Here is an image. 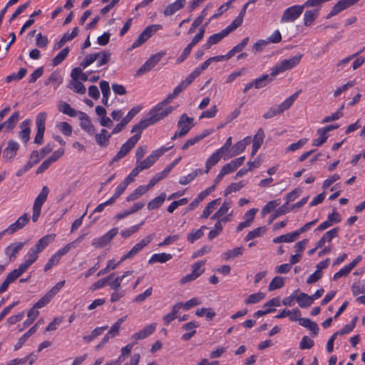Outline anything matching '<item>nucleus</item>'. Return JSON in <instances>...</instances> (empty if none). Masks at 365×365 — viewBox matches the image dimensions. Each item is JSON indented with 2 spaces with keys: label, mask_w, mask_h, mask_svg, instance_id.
I'll use <instances>...</instances> for the list:
<instances>
[{
  "label": "nucleus",
  "mask_w": 365,
  "mask_h": 365,
  "mask_svg": "<svg viewBox=\"0 0 365 365\" xmlns=\"http://www.w3.org/2000/svg\"><path fill=\"white\" fill-rule=\"evenodd\" d=\"M301 90L295 92L283 101L280 105L276 107L270 108L266 113H264L263 118L264 119L272 118L277 115L282 114L284 110H288L297 98Z\"/></svg>",
  "instance_id": "nucleus-1"
},
{
  "label": "nucleus",
  "mask_w": 365,
  "mask_h": 365,
  "mask_svg": "<svg viewBox=\"0 0 365 365\" xmlns=\"http://www.w3.org/2000/svg\"><path fill=\"white\" fill-rule=\"evenodd\" d=\"M110 53L108 51H101L98 53H94L88 54L86 56L83 61L80 63L82 68L85 69L95 61L98 60L97 65L98 67L106 65L110 61Z\"/></svg>",
  "instance_id": "nucleus-2"
},
{
  "label": "nucleus",
  "mask_w": 365,
  "mask_h": 365,
  "mask_svg": "<svg viewBox=\"0 0 365 365\" xmlns=\"http://www.w3.org/2000/svg\"><path fill=\"white\" fill-rule=\"evenodd\" d=\"M302 56V54H299L298 56H292L289 59H284L277 63L271 69V76L274 77L280 73L294 68L300 63Z\"/></svg>",
  "instance_id": "nucleus-3"
},
{
  "label": "nucleus",
  "mask_w": 365,
  "mask_h": 365,
  "mask_svg": "<svg viewBox=\"0 0 365 365\" xmlns=\"http://www.w3.org/2000/svg\"><path fill=\"white\" fill-rule=\"evenodd\" d=\"M49 193V189L47 186H43L36 197L34 201V207H33V215L32 220L34 222H36L38 219V217L41 214V207L43 204L46 202L48 195Z\"/></svg>",
  "instance_id": "nucleus-4"
},
{
  "label": "nucleus",
  "mask_w": 365,
  "mask_h": 365,
  "mask_svg": "<svg viewBox=\"0 0 365 365\" xmlns=\"http://www.w3.org/2000/svg\"><path fill=\"white\" fill-rule=\"evenodd\" d=\"M140 138V134H135L130 137L120 148L117 154L113 157L112 161L117 162L125 157L135 145Z\"/></svg>",
  "instance_id": "nucleus-5"
},
{
  "label": "nucleus",
  "mask_w": 365,
  "mask_h": 365,
  "mask_svg": "<svg viewBox=\"0 0 365 365\" xmlns=\"http://www.w3.org/2000/svg\"><path fill=\"white\" fill-rule=\"evenodd\" d=\"M173 110L174 108L173 106L165 107L158 103L149 111L148 115L152 118L153 120L152 121L155 123L168 116Z\"/></svg>",
  "instance_id": "nucleus-6"
},
{
  "label": "nucleus",
  "mask_w": 365,
  "mask_h": 365,
  "mask_svg": "<svg viewBox=\"0 0 365 365\" xmlns=\"http://www.w3.org/2000/svg\"><path fill=\"white\" fill-rule=\"evenodd\" d=\"M304 11V6L301 5H294L285 9L280 21L282 23L293 22L298 19Z\"/></svg>",
  "instance_id": "nucleus-7"
},
{
  "label": "nucleus",
  "mask_w": 365,
  "mask_h": 365,
  "mask_svg": "<svg viewBox=\"0 0 365 365\" xmlns=\"http://www.w3.org/2000/svg\"><path fill=\"white\" fill-rule=\"evenodd\" d=\"M234 29L229 25L225 29H222L220 32L211 35L207 40L206 43L202 46L203 49L207 50L210 48L212 45L217 44L221 41L225 37L228 36L232 32Z\"/></svg>",
  "instance_id": "nucleus-8"
},
{
  "label": "nucleus",
  "mask_w": 365,
  "mask_h": 365,
  "mask_svg": "<svg viewBox=\"0 0 365 365\" xmlns=\"http://www.w3.org/2000/svg\"><path fill=\"white\" fill-rule=\"evenodd\" d=\"M118 233V229L114 227L100 237L92 240V245L96 248H101L106 246Z\"/></svg>",
  "instance_id": "nucleus-9"
},
{
  "label": "nucleus",
  "mask_w": 365,
  "mask_h": 365,
  "mask_svg": "<svg viewBox=\"0 0 365 365\" xmlns=\"http://www.w3.org/2000/svg\"><path fill=\"white\" fill-rule=\"evenodd\" d=\"M46 118V113L43 112L40 113L36 117V125L37 127V133L34 142L37 144H41L43 143Z\"/></svg>",
  "instance_id": "nucleus-10"
},
{
  "label": "nucleus",
  "mask_w": 365,
  "mask_h": 365,
  "mask_svg": "<svg viewBox=\"0 0 365 365\" xmlns=\"http://www.w3.org/2000/svg\"><path fill=\"white\" fill-rule=\"evenodd\" d=\"M163 56V53H155L153 56H151L146 61L145 63L138 69L136 71L137 76H141L143 73L148 72L150 71L153 68H154L160 61L161 58Z\"/></svg>",
  "instance_id": "nucleus-11"
},
{
  "label": "nucleus",
  "mask_w": 365,
  "mask_h": 365,
  "mask_svg": "<svg viewBox=\"0 0 365 365\" xmlns=\"http://www.w3.org/2000/svg\"><path fill=\"white\" fill-rule=\"evenodd\" d=\"M163 56V53H155L153 56H151L146 61L145 63L138 69L136 71L137 76H141L143 73L148 72L150 71L153 68H154L160 61L161 58Z\"/></svg>",
  "instance_id": "nucleus-12"
},
{
  "label": "nucleus",
  "mask_w": 365,
  "mask_h": 365,
  "mask_svg": "<svg viewBox=\"0 0 365 365\" xmlns=\"http://www.w3.org/2000/svg\"><path fill=\"white\" fill-rule=\"evenodd\" d=\"M163 56V53H155L153 56H151L146 61L145 63L138 69L136 71L137 76H141L143 73L148 72L150 71L153 68H154L160 61L161 58Z\"/></svg>",
  "instance_id": "nucleus-13"
},
{
  "label": "nucleus",
  "mask_w": 365,
  "mask_h": 365,
  "mask_svg": "<svg viewBox=\"0 0 365 365\" xmlns=\"http://www.w3.org/2000/svg\"><path fill=\"white\" fill-rule=\"evenodd\" d=\"M152 236L148 235L145 238L140 240L138 243L134 245V247L125 255H123L120 262H123L127 259L133 258L135 255H137L140 251H141L145 246H147L152 241Z\"/></svg>",
  "instance_id": "nucleus-14"
},
{
  "label": "nucleus",
  "mask_w": 365,
  "mask_h": 365,
  "mask_svg": "<svg viewBox=\"0 0 365 365\" xmlns=\"http://www.w3.org/2000/svg\"><path fill=\"white\" fill-rule=\"evenodd\" d=\"M193 118H190L187 114H182L178 123V127L180 132L185 136L193 126Z\"/></svg>",
  "instance_id": "nucleus-15"
},
{
  "label": "nucleus",
  "mask_w": 365,
  "mask_h": 365,
  "mask_svg": "<svg viewBox=\"0 0 365 365\" xmlns=\"http://www.w3.org/2000/svg\"><path fill=\"white\" fill-rule=\"evenodd\" d=\"M273 80L272 78H269V75H263L259 78L254 80L252 82H250L245 85V87L243 90L244 93H247L250 89H251L253 86L256 88H260L265 86L268 83L271 82Z\"/></svg>",
  "instance_id": "nucleus-16"
},
{
  "label": "nucleus",
  "mask_w": 365,
  "mask_h": 365,
  "mask_svg": "<svg viewBox=\"0 0 365 365\" xmlns=\"http://www.w3.org/2000/svg\"><path fill=\"white\" fill-rule=\"evenodd\" d=\"M19 148L20 145L17 142L12 140H9L3 150V158L8 160L13 159Z\"/></svg>",
  "instance_id": "nucleus-17"
},
{
  "label": "nucleus",
  "mask_w": 365,
  "mask_h": 365,
  "mask_svg": "<svg viewBox=\"0 0 365 365\" xmlns=\"http://www.w3.org/2000/svg\"><path fill=\"white\" fill-rule=\"evenodd\" d=\"M250 137L247 136L243 140L237 142L236 144L233 145L232 148V154L229 156L225 157L224 159H228L231 157L235 156L243 152L247 145L250 143Z\"/></svg>",
  "instance_id": "nucleus-18"
},
{
  "label": "nucleus",
  "mask_w": 365,
  "mask_h": 365,
  "mask_svg": "<svg viewBox=\"0 0 365 365\" xmlns=\"http://www.w3.org/2000/svg\"><path fill=\"white\" fill-rule=\"evenodd\" d=\"M264 136V133L262 128H259L257 133L254 135L253 138V144L251 152L252 157L256 155L257 152L258 151L260 146L263 143Z\"/></svg>",
  "instance_id": "nucleus-19"
},
{
  "label": "nucleus",
  "mask_w": 365,
  "mask_h": 365,
  "mask_svg": "<svg viewBox=\"0 0 365 365\" xmlns=\"http://www.w3.org/2000/svg\"><path fill=\"white\" fill-rule=\"evenodd\" d=\"M156 329V324H150L147 326H145L143 329L140 331L135 333L131 338L135 340H141L143 339H145L147 336L153 334Z\"/></svg>",
  "instance_id": "nucleus-20"
},
{
  "label": "nucleus",
  "mask_w": 365,
  "mask_h": 365,
  "mask_svg": "<svg viewBox=\"0 0 365 365\" xmlns=\"http://www.w3.org/2000/svg\"><path fill=\"white\" fill-rule=\"evenodd\" d=\"M54 237L55 235H47L43 237L36 242L32 249L39 253L54 240Z\"/></svg>",
  "instance_id": "nucleus-21"
},
{
  "label": "nucleus",
  "mask_w": 365,
  "mask_h": 365,
  "mask_svg": "<svg viewBox=\"0 0 365 365\" xmlns=\"http://www.w3.org/2000/svg\"><path fill=\"white\" fill-rule=\"evenodd\" d=\"M23 217H19V219L13 224L10 225L6 229L2 230L0 232V240L6 235H12L17 230H20L23 227Z\"/></svg>",
  "instance_id": "nucleus-22"
},
{
  "label": "nucleus",
  "mask_w": 365,
  "mask_h": 365,
  "mask_svg": "<svg viewBox=\"0 0 365 365\" xmlns=\"http://www.w3.org/2000/svg\"><path fill=\"white\" fill-rule=\"evenodd\" d=\"M22 247V242L12 243L5 249V254L11 260L16 257V255L21 250Z\"/></svg>",
  "instance_id": "nucleus-23"
},
{
  "label": "nucleus",
  "mask_w": 365,
  "mask_h": 365,
  "mask_svg": "<svg viewBox=\"0 0 365 365\" xmlns=\"http://www.w3.org/2000/svg\"><path fill=\"white\" fill-rule=\"evenodd\" d=\"M226 157L218 150H217L206 161L205 163V173H207L220 160V158Z\"/></svg>",
  "instance_id": "nucleus-24"
},
{
  "label": "nucleus",
  "mask_w": 365,
  "mask_h": 365,
  "mask_svg": "<svg viewBox=\"0 0 365 365\" xmlns=\"http://www.w3.org/2000/svg\"><path fill=\"white\" fill-rule=\"evenodd\" d=\"M185 4V0H176L174 3L168 5L165 11V16H171L180 9L183 8Z\"/></svg>",
  "instance_id": "nucleus-25"
},
{
  "label": "nucleus",
  "mask_w": 365,
  "mask_h": 365,
  "mask_svg": "<svg viewBox=\"0 0 365 365\" xmlns=\"http://www.w3.org/2000/svg\"><path fill=\"white\" fill-rule=\"evenodd\" d=\"M110 137L111 134H109L106 129H102L100 133L96 135V140L101 147H106L109 144Z\"/></svg>",
  "instance_id": "nucleus-26"
},
{
  "label": "nucleus",
  "mask_w": 365,
  "mask_h": 365,
  "mask_svg": "<svg viewBox=\"0 0 365 365\" xmlns=\"http://www.w3.org/2000/svg\"><path fill=\"white\" fill-rule=\"evenodd\" d=\"M19 120V113L16 112L13 113L6 122L1 123V125L3 127L4 131H9L15 127Z\"/></svg>",
  "instance_id": "nucleus-27"
},
{
  "label": "nucleus",
  "mask_w": 365,
  "mask_h": 365,
  "mask_svg": "<svg viewBox=\"0 0 365 365\" xmlns=\"http://www.w3.org/2000/svg\"><path fill=\"white\" fill-rule=\"evenodd\" d=\"M82 67H76L73 68L71 73V77L73 80H76L81 82H85L88 80V76L82 71Z\"/></svg>",
  "instance_id": "nucleus-28"
},
{
  "label": "nucleus",
  "mask_w": 365,
  "mask_h": 365,
  "mask_svg": "<svg viewBox=\"0 0 365 365\" xmlns=\"http://www.w3.org/2000/svg\"><path fill=\"white\" fill-rule=\"evenodd\" d=\"M295 299L302 308L308 307L313 303L312 297L305 293H300L299 295H296Z\"/></svg>",
  "instance_id": "nucleus-29"
},
{
  "label": "nucleus",
  "mask_w": 365,
  "mask_h": 365,
  "mask_svg": "<svg viewBox=\"0 0 365 365\" xmlns=\"http://www.w3.org/2000/svg\"><path fill=\"white\" fill-rule=\"evenodd\" d=\"M81 118V127L88 133H93L95 129L87 114L82 113Z\"/></svg>",
  "instance_id": "nucleus-30"
},
{
  "label": "nucleus",
  "mask_w": 365,
  "mask_h": 365,
  "mask_svg": "<svg viewBox=\"0 0 365 365\" xmlns=\"http://www.w3.org/2000/svg\"><path fill=\"white\" fill-rule=\"evenodd\" d=\"M173 257L172 255L168 253H158L154 254L150 258L148 262L149 264H153L155 262L165 263Z\"/></svg>",
  "instance_id": "nucleus-31"
},
{
  "label": "nucleus",
  "mask_w": 365,
  "mask_h": 365,
  "mask_svg": "<svg viewBox=\"0 0 365 365\" xmlns=\"http://www.w3.org/2000/svg\"><path fill=\"white\" fill-rule=\"evenodd\" d=\"M220 204V198H217L209 202L208 205L204 208L202 214L201 215V218H207Z\"/></svg>",
  "instance_id": "nucleus-32"
},
{
  "label": "nucleus",
  "mask_w": 365,
  "mask_h": 365,
  "mask_svg": "<svg viewBox=\"0 0 365 365\" xmlns=\"http://www.w3.org/2000/svg\"><path fill=\"white\" fill-rule=\"evenodd\" d=\"M299 324L310 330L314 336L318 334L319 327L316 322L311 321L308 318H303L299 320Z\"/></svg>",
  "instance_id": "nucleus-33"
},
{
  "label": "nucleus",
  "mask_w": 365,
  "mask_h": 365,
  "mask_svg": "<svg viewBox=\"0 0 365 365\" xmlns=\"http://www.w3.org/2000/svg\"><path fill=\"white\" fill-rule=\"evenodd\" d=\"M83 236L84 235H82V236H80L79 237H78L76 240H75L74 241L67 244L65 247H63L62 249L59 250L56 253V255H58V257L59 258H61V257L64 255H66L67 252H68L70 251L71 249L72 248H75L77 245V244L78 242H80L83 238Z\"/></svg>",
  "instance_id": "nucleus-34"
},
{
  "label": "nucleus",
  "mask_w": 365,
  "mask_h": 365,
  "mask_svg": "<svg viewBox=\"0 0 365 365\" xmlns=\"http://www.w3.org/2000/svg\"><path fill=\"white\" fill-rule=\"evenodd\" d=\"M231 207V204L228 202H225L222 203V206L220 209L210 217L212 220H220L224 215H225L230 208Z\"/></svg>",
  "instance_id": "nucleus-35"
},
{
  "label": "nucleus",
  "mask_w": 365,
  "mask_h": 365,
  "mask_svg": "<svg viewBox=\"0 0 365 365\" xmlns=\"http://www.w3.org/2000/svg\"><path fill=\"white\" fill-rule=\"evenodd\" d=\"M347 8L349 7L347 6L345 0H340L333 6L332 9L329 13L327 18L329 19Z\"/></svg>",
  "instance_id": "nucleus-36"
},
{
  "label": "nucleus",
  "mask_w": 365,
  "mask_h": 365,
  "mask_svg": "<svg viewBox=\"0 0 365 365\" xmlns=\"http://www.w3.org/2000/svg\"><path fill=\"white\" fill-rule=\"evenodd\" d=\"M68 87L74 92L80 94H84L86 91V88L83 83L76 80L71 79Z\"/></svg>",
  "instance_id": "nucleus-37"
},
{
  "label": "nucleus",
  "mask_w": 365,
  "mask_h": 365,
  "mask_svg": "<svg viewBox=\"0 0 365 365\" xmlns=\"http://www.w3.org/2000/svg\"><path fill=\"white\" fill-rule=\"evenodd\" d=\"M249 6L248 4H245L239 15L236 17V19L231 23L230 26L234 29V30H235L237 28H238L239 26H240L243 22V18L245 15V13H246V10L247 9V7Z\"/></svg>",
  "instance_id": "nucleus-38"
},
{
  "label": "nucleus",
  "mask_w": 365,
  "mask_h": 365,
  "mask_svg": "<svg viewBox=\"0 0 365 365\" xmlns=\"http://www.w3.org/2000/svg\"><path fill=\"white\" fill-rule=\"evenodd\" d=\"M318 16L317 10H307L304 14V24L306 26H310Z\"/></svg>",
  "instance_id": "nucleus-39"
},
{
  "label": "nucleus",
  "mask_w": 365,
  "mask_h": 365,
  "mask_svg": "<svg viewBox=\"0 0 365 365\" xmlns=\"http://www.w3.org/2000/svg\"><path fill=\"white\" fill-rule=\"evenodd\" d=\"M207 229V227L205 225H202L200 229L192 230L187 235V240L190 243H193L195 241L201 238L203 236V230Z\"/></svg>",
  "instance_id": "nucleus-40"
},
{
  "label": "nucleus",
  "mask_w": 365,
  "mask_h": 365,
  "mask_svg": "<svg viewBox=\"0 0 365 365\" xmlns=\"http://www.w3.org/2000/svg\"><path fill=\"white\" fill-rule=\"evenodd\" d=\"M166 195L165 192L161 193L159 196L156 197L148 204V210H154L158 208L165 201Z\"/></svg>",
  "instance_id": "nucleus-41"
},
{
  "label": "nucleus",
  "mask_w": 365,
  "mask_h": 365,
  "mask_svg": "<svg viewBox=\"0 0 365 365\" xmlns=\"http://www.w3.org/2000/svg\"><path fill=\"white\" fill-rule=\"evenodd\" d=\"M148 192V188L145 185L138 187L132 193H130L126 198L127 201H133L141 195Z\"/></svg>",
  "instance_id": "nucleus-42"
},
{
  "label": "nucleus",
  "mask_w": 365,
  "mask_h": 365,
  "mask_svg": "<svg viewBox=\"0 0 365 365\" xmlns=\"http://www.w3.org/2000/svg\"><path fill=\"white\" fill-rule=\"evenodd\" d=\"M132 274V271H127L122 276L116 277L113 282H111L109 284L110 289H113L114 291L118 290V289L120 287L121 282H123L124 278Z\"/></svg>",
  "instance_id": "nucleus-43"
},
{
  "label": "nucleus",
  "mask_w": 365,
  "mask_h": 365,
  "mask_svg": "<svg viewBox=\"0 0 365 365\" xmlns=\"http://www.w3.org/2000/svg\"><path fill=\"white\" fill-rule=\"evenodd\" d=\"M59 110L71 117H76L77 115V111L72 108L66 102H61L60 103Z\"/></svg>",
  "instance_id": "nucleus-44"
},
{
  "label": "nucleus",
  "mask_w": 365,
  "mask_h": 365,
  "mask_svg": "<svg viewBox=\"0 0 365 365\" xmlns=\"http://www.w3.org/2000/svg\"><path fill=\"white\" fill-rule=\"evenodd\" d=\"M69 53V48L66 47L63 48L53 59V66H56L60 64L66 58Z\"/></svg>",
  "instance_id": "nucleus-45"
},
{
  "label": "nucleus",
  "mask_w": 365,
  "mask_h": 365,
  "mask_svg": "<svg viewBox=\"0 0 365 365\" xmlns=\"http://www.w3.org/2000/svg\"><path fill=\"white\" fill-rule=\"evenodd\" d=\"M264 297L265 294L262 292L255 293L248 296V297L245 299V303L246 304H256L262 300Z\"/></svg>",
  "instance_id": "nucleus-46"
},
{
  "label": "nucleus",
  "mask_w": 365,
  "mask_h": 365,
  "mask_svg": "<svg viewBox=\"0 0 365 365\" xmlns=\"http://www.w3.org/2000/svg\"><path fill=\"white\" fill-rule=\"evenodd\" d=\"M284 284V278L281 277H275L272 279L269 284L268 289L272 292L283 287Z\"/></svg>",
  "instance_id": "nucleus-47"
},
{
  "label": "nucleus",
  "mask_w": 365,
  "mask_h": 365,
  "mask_svg": "<svg viewBox=\"0 0 365 365\" xmlns=\"http://www.w3.org/2000/svg\"><path fill=\"white\" fill-rule=\"evenodd\" d=\"M264 232H265V227H259L255 228V230L248 232V234L247 235V236L245 238V240L246 242H248L251 240H253L255 238L260 237L263 233H264Z\"/></svg>",
  "instance_id": "nucleus-48"
},
{
  "label": "nucleus",
  "mask_w": 365,
  "mask_h": 365,
  "mask_svg": "<svg viewBox=\"0 0 365 365\" xmlns=\"http://www.w3.org/2000/svg\"><path fill=\"white\" fill-rule=\"evenodd\" d=\"M195 314L198 317L206 316L208 320H212L216 314L210 308H201L196 310Z\"/></svg>",
  "instance_id": "nucleus-49"
},
{
  "label": "nucleus",
  "mask_w": 365,
  "mask_h": 365,
  "mask_svg": "<svg viewBox=\"0 0 365 365\" xmlns=\"http://www.w3.org/2000/svg\"><path fill=\"white\" fill-rule=\"evenodd\" d=\"M351 291L354 296H357L359 294H365L364 281H359L354 283L351 287Z\"/></svg>",
  "instance_id": "nucleus-50"
},
{
  "label": "nucleus",
  "mask_w": 365,
  "mask_h": 365,
  "mask_svg": "<svg viewBox=\"0 0 365 365\" xmlns=\"http://www.w3.org/2000/svg\"><path fill=\"white\" fill-rule=\"evenodd\" d=\"M243 252L242 247H237L232 250H230L224 253V257L225 259H230L232 258H235L239 255H241Z\"/></svg>",
  "instance_id": "nucleus-51"
},
{
  "label": "nucleus",
  "mask_w": 365,
  "mask_h": 365,
  "mask_svg": "<svg viewBox=\"0 0 365 365\" xmlns=\"http://www.w3.org/2000/svg\"><path fill=\"white\" fill-rule=\"evenodd\" d=\"M289 209L287 206V204H284L276 210L275 212L272 214L269 220V223H272L277 217L287 213Z\"/></svg>",
  "instance_id": "nucleus-52"
},
{
  "label": "nucleus",
  "mask_w": 365,
  "mask_h": 365,
  "mask_svg": "<svg viewBox=\"0 0 365 365\" xmlns=\"http://www.w3.org/2000/svg\"><path fill=\"white\" fill-rule=\"evenodd\" d=\"M23 274V265L21 264L18 269L13 270L10 272L6 279L9 282V283L14 282L19 277H20Z\"/></svg>",
  "instance_id": "nucleus-53"
},
{
  "label": "nucleus",
  "mask_w": 365,
  "mask_h": 365,
  "mask_svg": "<svg viewBox=\"0 0 365 365\" xmlns=\"http://www.w3.org/2000/svg\"><path fill=\"white\" fill-rule=\"evenodd\" d=\"M155 163V161L153 160V157L148 155L144 160H140L139 162H136V166L140 168V170H143L149 168Z\"/></svg>",
  "instance_id": "nucleus-54"
},
{
  "label": "nucleus",
  "mask_w": 365,
  "mask_h": 365,
  "mask_svg": "<svg viewBox=\"0 0 365 365\" xmlns=\"http://www.w3.org/2000/svg\"><path fill=\"white\" fill-rule=\"evenodd\" d=\"M205 261H200L192 266V274L197 278H198L205 271L202 267L205 264Z\"/></svg>",
  "instance_id": "nucleus-55"
},
{
  "label": "nucleus",
  "mask_w": 365,
  "mask_h": 365,
  "mask_svg": "<svg viewBox=\"0 0 365 365\" xmlns=\"http://www.w3.org/2000/svg\"><path fill=\"white\" fill-rule=\"evenodd\" d=\"M38 254L36 251H35L34 249H31L30 251L28 252V259L24 262V271L31 266L37 259Z\"/></svg>",
  "instance_id": "nucleus-56"
},
{
  "label": "nucleus",
  "mask_w": 365,
  "mask_h": 365,
  "mask_svg": "<svg viewBox=\"0 0 365 365\" xmlns=\"http://www.w3.org/2000/svg\"><path fill=\"white\" fill-rule=\"evenodd\" d=\"M208 23L209 22H207L204 26H202L200 29L199 32L193 37L192 40L189 43V45L193 47L203 38L205 32V26L208 24Z\"/></svg>",
  "instance_id": "nucleus-57"
},
{
  "label": "nucleus",
  "mask_w": 365,
  "mask_h": 365,
  "mask_svg": "<svg viewBox=\"0 0 365 365\" xmlns=\"http://www.w3.org/2000/svg\"><path fill=\"white\" fill-rule=\"evenodd\" d=\"M245 186L242 181L231 183L225 190V195L227 196L232 192H237Z\"/></svg>",
  "instance_id": "nucleus-58"
},
{
  "label": "nucleus",
  "mask_w": 365,
  "mask_h": 365,
  "mask_svg": "<svg viewBox=\"0 0 365 365\" xmlns=\"http://www.w3.org/2000/svg\"><path fill=\"white\" fill-rule=\"evenodd\" d=\"M162 29V26L159 24H153L147 26L144 31H143L145 34V36L148 38H150L153 35H154L158 30Z\"/></svg>",
  "instance_id": "nucleus-59"
},
{
  "label": "nucleus",
  "mask_w": 365,
  "mask_h": 365,
  "mask_svg": "<svg viewBox=\"0 0 365 365\" xmlns=\"http://www.w3.org/2000/svg\"><path fill=\"white\" fill-rule=\"evenodd\" d=\"M162 29V26L159 24H153L147 26L144 31H143L145 34V36L148 38H150L153 35H154L158 30Z\"/></svg>",
  "instance_id": "nucleus-60"
},
{
  "label": "nucleus",
  "mask_w": 365,
  "mask_h": 365,
  "mask_svg": "<svg viewBox=\"0 0 365 365\" xmlns=\"http://www.w3.org/2000/svg\"><path fill=\"white\" fill-rule=\"evenodd\" d=\"M143 221L141 222V223L140 225H134L128 229H126L125 230H123L121 232H120V235L123 237V238H128L130 236H131L133 234L137 232L140 226L143 224Z\"/></svg>",
  "instance_id": "nucleus-61"
},
{
  "label": "nucleus",
  "mask_w": 365,
  "mask_h": 365,
  "mask_svg": "<svg viewBox=\"0 0 365 365\" xmlns=\"http://www.w3.org/2000/svg\"><path fill=\"white\" fill-rule=\"evenodd\" d=\"M153 293V288L150 287L147 289L143 293L137 295L134 299L133 302L136 303H140L144 302L147 298L150 297Z\"/></svg>",
  "instance_id": "nucleus-62"
},
{
  "label": "nucleus",
  "mask_w": 365,
  "mask_h": 365,
  "mask_svg": "<svg viewBox=\"0 0 365 365\" xmlns=\"http://www.w3.org/2000/svg\"><path fill=\"white\" fill-rule=\"evenodd\" d=\"M128 185L123 181L117 187L114 195L110 198V200H113V203L124 192Z\"/></svg>",
  "instance_id": "nucleus-63"
},
{
  "label": "nucleus",
  "mask_w": 365,
  "mask_h": 365,
  "mask_svg": "<svg viewBox=\"0 0 365 365\" xmlns=\"http://www.w3.org/2000/svg\"><path fill=\"white\" fill-rule=\"evenodd\" d=\"M308 140L307 138H302L297 142L292 143L289 146L286 148V152H293L301 148L304 145L307 143Z\"/></svg>",
  "instance_id": "nucleus-64"
}]
</instances>
